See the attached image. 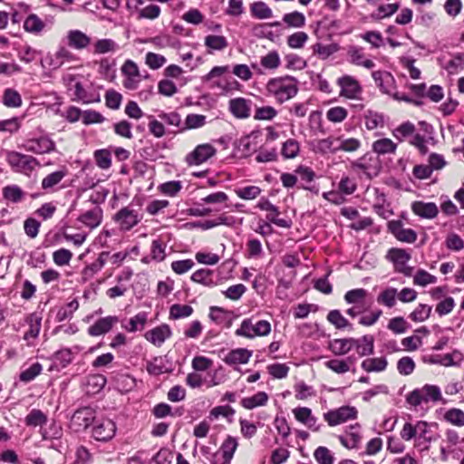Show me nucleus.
Here are the masks:
<instances>
[{
	"label": "nucleus",
	"instance_id": "f257e3e1",
	"mask_svg": "<svg viewBox=\"0 0 464 464\" xmlns=\"http://www.w3.org/2000/svg\"><path fill=\"white\" fill-rule=\"evenodd\" d=\"M297 83L298 81L293 76L272 78L266 84V90L278 102L283 103L297 94Z\"/></svg>",
	"mask_w": 464,
	"mask_h": 464
},
{
	"label": "nucleus",
	"instance_id": "f03ea898",
	"mask_svg": "<svg viewBox=\"0 0 464 464\" xmlns=\"http://www.w3.org/2000/svg\"><path fill=\"white\" fill-rule=\"evenodd\" d=\"M441 400V392L439 386L432 384H425L420 389H415L406 396V401L414 407L420 405L422 402L439 401Z\"/></svg>",
	"mask_w": 464,
	"mask_h": 464
},
{
	"label": "nucleus",
	"instance_id": "7ed1b4c3",
	"mask_svg": "<svg viewBox=\"0 0 464 464\" xmlns=\"http://www.w3.org/2000/svg\"><path fill=\"white\" fill-rule=\"evenodd\" d=\"M6 161L14 171L22 173L31 172L39 165L34 157L14 150L6 151Z\"/></svg>",
	"mask_w": 464,
	"mask_h": 464
},
{
	"label": "nucleus",
	"instance_id": "20e7f679",
	"mask_svg": "<svg viewBox=\"0 0 464 464\" xmlns=\"http://www.w3.org/2000/svg\"><path fill=\"white\" fill-rule=\"evenodd\" d=\"M95 420V411L91 407H82L74 411L71 418L70 428L75 432L86 430Z\"/></svg>",
	"mask_w": 464,
	"mask_h": 464
},
{
	"label": "nucleus",
	"instance_id": "39448f33",
	"mask_svg": "<svg viewBox=\"0 0 464 464\" xmlns=\"http://www.w3.org/2000/svg\"><path fill=\"white\" fill-rule=\"evenodd\" d=\"M357 410L353 406H342L336 410H331L324 414V420L330 426H336L348 420H354L357 417Z\"/></svg>",
	"mask_w": 464,
	"mask_h": 464
},
{
	"label": "nucleus",
	"instance_id": "423d86ee",
	"mask_svg": "<svg viewBox=\"0 0 464 464\" xmlns=\"http://www.w3.org/2000/svg\"><path fill=\"white\" fill-rule=\"evenodd\" d=\"M217 150L209 143L198 145L186 156V162L188 166H198L212 158Z\"/></svg>",
	"mask_w": 464,
	"mask_h": 464
},
{
	"label": "nucleus",
	"instance_id": "0eeeda50",
	"mask_svg": "<svg viewBox=\"0 0 464 464\" xmlns=\"http://www.w3.org/2000/svg\"><path fill=\"white\" fill-rule=\"evenodd\" d=\"M256 208L268 212L266 218L270 223L284 228L291 227L292 221L290 219L279 218L280 212L278 208L273 205L266 198H261L256 204Z\"/></svg>",
	"mask_w": 464,
	"mask_h": 464
},
{
	"label": "nucleus",
	"instance_id": "6e6552de",
	"mask_svg": "<svg viewBox=\"0 0 464 464\" xmlns=\"http://www.w3.org/2000/svg\"><path fill=\"white\" fill-rule=\"evenodd\" d=\"M113 219L120 225L121 230L128 231L138 225L141 218L139 217L136 210L128 206L121 208L114 215Z\"/></svg>",
	"mask_w": 464,
	"mask_h": 464
},
{
	"label": "nucleus",
	"instance_id": "1a4fd4ad",
	"mask_svg": "<svg viewBox=\"0 0 464 464\" xmlns=\"http://www.w3.org/2000/svg\"><path fill=\"white\" fill-rule=\"evenodd\" d=\"M237 446V440L235 437L227 436L221 444L219 451L213 456L215 459L213 464H228Z\"/></svg>",
	"mask_w": 464,
	"mask_h": 464
},
{
	"label": "nucleus",
	"instance_id": "9d476101",
	"mask_svg": "<svg viewBox=\"0 0 464 464\" xmlns=\"http://www.w3.org/2000/svg\"><path fill=\"white\" fill-rule=\"evenodd\" d=\"M25 150L35 153L44 154L55 150V143L47 136L33 138L26 140L24 145Z\"/></svg>",
	"mask_w": 464,
	"mask_h": 464
},
{
	"label": "nucleus",
	"instance_id": "9b49d317",
	"mask_svg": "<svg viewBox=\"0 0 464 464\" xmlns=\"http://www.w3.org/2000/svg\"><path fill=\"white\" fill-rule=\"evenodd\" d=\"M115 432V423L111 420L106 419L94 425L92 429V437L96 440L107 441L113 438Z\"/></svg>",
	"mask_w": 464,
	"mask_h": 464
},
{
	"label": "nucleus",
	"instance_id": "f8f14e48",
	"mask_svg": "<svg viewBox=\"0 0 464 464\" xmlns=\"http://www.w3.org/2000/svg\"><path fill=\"white\" fill-rule=\"evenodd\" d=\"M172 332L169 324H162L145 333V338L157 347H160L162 343L171 336Z\"/></svg>",
	"mask_w": 464,
	"mask_h": 464
},
{
	"label": "nucleus",
	"instance_id": "ddd939ff",
	"mask_svg": "<svg viewBox=\"0 0 464 464\" xmlns=\"http://www.w3.org/2000/svg\"><path fill=\"white\" fill-rule=\"evenodd\" d=\"M119 322L118 316L109 315L100 318L88 328V334L91 336H99L110 332L113 325Z\"/></svg>",
	"mask_w": 464,
	"mask_h": 464
},
{
	"label": "nucleus",
	"instance_id": "4468645a",
	"mask_svg": "<svg viewBox=\"0 0 464 464\" xmlns=\"http://www.w3.org/2000/svg\"><path fill=\"white\" fill-rule=\"evenodd\" d=\"M412 212L422 218H434L439 213L438 207L433 202L414 201L411 204Z\"/></svg>",
	"mask_w": 464,
	"mask_h": 464
},
{
	"label": "nucleus",
	"instance_id": "2eb2a0df",
	"mask_svg": "<svg viewBox=\"0 0 464 464\" xmlns=\"http://www.w3.org/2000/svg\"><path fill=\"white\" fill-rule=\"evenodd\" d=\"M230 112L238 119H246L250 115V102L244 98H235L229 102Z\"/></svg>",
	"mask_w": 464,
	"mask_h": 464
},
{
	"label": "nucleus",
	"instance_id": "dca6fc26",
	"mask_svg": "<svg viewBox=\"0 0 464 464\" xmlns=\"http://www.w3.org/2000/svg\"><path fill=\"white\" fill-rule=\"evenodd\" d=\"M26 324L29 329L24 333V339L27 341V345H32L30 339H36L41 330L42 317L37 313L30 314L26 318Z\"/></svg>",
	"mask_w": 464,
	"mask_h": 464
},
{
	"label": "nucleus",
	"instance_id": "f3484780",
	"mask_svg": "<svg viewBox=\"0 0 464 464\" xmlns=\"http://www.w3.org/2000/svg\"><path fill=\"white\" fill-rule=\"evenodd\" d=\"M338 84L342 89L341 95L347 98H354L362 91L358 82L348 75L339 78Z\"/></svg>",
	"mask_w": 464,
	"mask_h": 464
},
{
	"label": "nucleus",
	"instance_id": "a211bd4d",
	"mask_svg": "<svg viewBox=\"0 0 464 464\" xmlns=\"http://www.w3.org/2000/svg\"><path fill=\"white\" fill-rule=\"evenodd\" d=\"M252 356V351L246 348H237L231 350L224 358L223 361L228 365L244 364L246 363Z\"/></svg>",
	"mask_w": 464,
	"mask_h": 464
},
{
	"label": "nucleus",
	"instance_id": "6ab92c4d",
	"mask_svg": "<svg viewBox=\"0 0 464 464\" xmlns=\"http://www.w3.org/2000/svg\"><path fill=\"white\" fill-rule=\"evenodd\" d=\"M78 221L90 228L97 227L102 221V209L96 206L78 218Z\"/></svg>",
	"mask_w": 464,
	"mask_h": 464
},
{
	"label": "nucleus",
	"instance_id": "aec40b11",
	"mask_svg": "<svg viewBox=\"0 0 464 464\" xmlns=\"http://www.w3.org/2000/svg\"><path fill=\"white\" fill-rule=\"evenodd\" d=\"M72 350L70 348H63L53 354L51 369L57 371L63 369L72 362Z\"/></svg>",
	"mask_w": 464,
	"mask_h": 464
},
{
	"label": "nucleus",
	"instance_id": "412c9836",
	"mask_svg": "<svg viewBox=\"0 0 464 464\" xmlns=\"http://www.w3.org/2000/svg\"><path fill=\"white\" fill-rule=\"evenodd\" d=\"M357 343L355 338L334 339L329 343V349L335 355H343L350 352L353 348V344Z\"/></svg>",
	"mask_w": 464,
	"mask_h": 464
},
{
	"label": "nucleus",
	"instance_id": "4be33fe9",
	"mask_svg": "<svg viewBox=\"0 0 464 464\" xmlns=\"http://www.w3.org/2000/svg\"><path fill=\"white\" fill-rule=\"evenodd\" d=\"M68 45L74 49L86 48L91 44V38L80 30H71L67 34Z\"/></svg>",
	"mask_w": 464,
	"mask_h": 464
},
{
	"label": "nucleus",
	"instance_id": "5701e85b",
	"mask_svg": "<svg viewBox=\"0 0 464 464\" xmlns=\"http://www.w3.org/2000/svg\"><path fill=\"white\" fill-rule=\"evenodd\" d=\"M411 257V254L405 249L396 247L391 248L386 255V258L393 263L395 270L400 266L406 265Z\"/></svg>",
	"mask_w": 464,
	"mask_h": 464
},
{
	"label": "nucleus",
	"instance_id": "b1692460",
	"mask_svg": "<svg viewBox=\"0 0 464 464\" xmlns=\"http://www.w3.org/2000/svg\"><path fill=\"white\" fill-rule=\"evenodd\" d=\"M372 76L376 85L383 93H389L391 92V88L394 82L393 76L391 72L375 71L372 73Z\"/></svg>",
	"mask_w": 464,
	"mask_h": 464
},
{
	"label": "nucleus",
	"instance_id": "393cba45",
	"mask_svg": "<svg viewBox=\"0 0 464 464\" xmlns=\"http://www.w3.org/2000/svg\"><path fill=\"white\" fill-rule=\"evenodd\" d=\"M327 320L338 330L345 328H347L349 331L353 330V324L337 309L331 310L328 313Z\"/></svg>",
	"mask_w": 464,
	"mask_h": 464
},
{
	"label": "nucleus",
	"instance_id": "a878e982",
	"mask_svg": "<svg viewBox=\"0 0 464 464\" xmlns=\"http://www.w3.org/2000/svg\"><path fill=\"white\" fill-rule=\"evenodd\" d=\"M355 341L358 343L353 344V347L356 348L360 356H366L373 353L374 338L372 335L366 334L360 339H355Z\"/></svg>",
	"mask_w": 464,
	"mask_h": 464
},
{
	"label": "nucleus",
	"instance_id": "bb28decb",
	"mask_svg": "<svg viewBox=\"0 0 464 464\" xmlns=\"http://www.w3.org/2000/svg\"><path fill=\"white\" fill-rule=\"evenodd\" d=\"M213 271L210 269L201 268L192 274L191 280L205 286L212 287L216 285L213 280Z\"/></svg>",
	"mask_w": 464,
	"mask_h": 464
},
{
	"label": "nucleus",
	"instance_id": "cd10ccee",
	"mask_svg": "<svg viewBox=\"0 0 464 464\" xmlns=\"http://www.w3.org/2000/svg\"><path fill=\"white\" fill-rule=\"evenodd\" d=\"M268 401V395L265 392H258L251 397H246L241 400V405L247 410H252L258 406H264Z\"/></svg>",
	"mask_w": 464,
	"mask_h": 464
},
{
	"label": "nucleus",
	"instance_id": "c85d7f7f",
	"mask_svg": "<svg viewBox=\"0 0 464 464\" xmlns=\"http://www.w3.org/2000/svg\"><path fill=\"white\" fill-rule=\"evenodd\" d=\"M44 27L45 24L35 14H29L24 22V29L34 34H39Z\"/></svg>",
	"mask_w": 464,
	"mask_h": 464
},
{
	"label": "nucleus",
	"instance_id": "c756f323",
	"mask_svg": "<svg viewBox=\"0 0 464 464\" xmlns=\"http://www.w3.org/2000/svg\"><path fill=\"white\" fill-rule=\"evenodd\" d=\"M396 148V143L388 138L377 140L372 143V150L379 155L394 153Z\"/></svg>",
	"mask_w": 464,
	"mask_h": 464
},
{
	"label": "nucleus",
	"instance_id": "7c9ffc66",
	"mask_svg": "<svg viewBox=\"0 0 464 464\" xmlns=\"http://www.w3.org/2000/svg\"><path fill=\"white\" fill-rule=\"evenodd\" d=\"M159 118L162 121H164L167 125L173 126V127L177 128L176 130H170L169 133L176 134V133L181 132L180 129L182 127V121H181V116L178 112H176V111H171V112L161 111L159 114Z\"/></svg>",
	"mask_w": 464,
	"mask_h": 464
},
{
	"label": "nucleus",
	"instance_id": "2f4dec72",
	"mask_svg": "<svg viewBox=\"0 0 464 464\" xmlns=\"http://www.w3.org/2000/svg\"><path fill=\"white\" fill-rule=\"evenodd\" d=\"M387 360L384 357L381 358H368L362 361V368L368 372H382L387 367Z\"/></svg>",
	"mask_w": 464,
	"mask_h": 464
},
{
	"label": "nucleus",
	"instance_id": "473e14b6",
	"mask_svg": "<svg viewBox=\"0 0 464 464\" xmlns=\"http://www.w3.org/2000/svg\"><path fill=\"white\" fill-rule=\"evenodd\" d=\"M24 195L25 193L17 185H8L3 188L4 198L12 203H18L22 201Z\"/></svg>",
	"mask_w": 464,
	"mask_h": 464
},
{
	"label": "nucleus",
	"instance_id": "72a5a7b5",
	"mask_svg": "<svg viewBox=\"0 0 464 464\" xmlns=\"http://www.w3.org/2000/svg\"><path fill=\"white\" fill-rule=\"evenodd\" d=\"M73 57V54L67 48L60 47L53 57L51 58L49 64L53 69H58L63 64L64 61H72Z\"/></svg>",
	"mask_w": 464,
	"mask_h": 464
},
{
	"label": "nucleus",
	"instance_id": "f704fd0d",
	"mask_svg": "<svg viewBox=\"0 0 464 464\" xmlns=\"http://www.w3.org/2000/svg\"><path fill=\"white\" fill-rule=\"evenodd\" d=\"M252 16L257 19H267L272 17L271 8L263 1L255 2L250 6Z\"/></svg>",
	"mask_w": 464,
	"mask_h": 464
},
{
	"label": "nucleus",
	"instance_id": "c9c22d12",
	"mask_svg": "<svg viewBox=\"0 0 464 464\" xmlns=\"http://www.w3.org/2000/svg\"><path fill=\"white\" fill-rule=\"evenodd\" d=\"M206 124V116L201 114H188L185 122L182 123V127L180 129L181 132L186 131L188 130L198 129Z\"/></svg>",
	"mask_w": 464,
	"mask_h": 464
},
{
	"label": "nucleus",
	"instance_id": "e433bc0d",
	"mask_svg": "<svg viewBox=\"0 0 464 464\" xmlns=\"http://www.w3.org/2000/svg\"><path fill=\"white\" fill-rule=\"evenodd\" d=\"M3 103L8 108H18L22 105V97L14 89L7 88L3 94Z\"/></svg>",
	"mask_w": 464,
	"mask_h": 464
},
{
	"label": "nucleus",
	"instance_id": "4c0bfd02",
	"mask_svg": "<svg viewBox=\"0 0 464 464\" xmlns=\"http://www.w3.org/2000/svg\"><path fill=\"white\" fill-rule=\"evenodd\" d=\"M193 308L188 304H174L169 308V319L186 318L193 314Z\"/></svg>",
	"mask_w": 464,
	"mask_h": 464
},
{
	"label": "nucleus",
	"instance_id": "58836bf2",
	"mask_svg": "<svg viewBox=\"0 0 464 464\" xmlns=\"http://www.w3.org/2000/svg\"><path fill=\"white\" fill-rule=\"evenodd\" d=\"M398 296L397 289L393 287H388L384 289L378 296L377 302L389 308H392L396 304V297Z\"/></svg>",
	"mask_w": 464,
	"mask_h": 464
},
{
	"label": "nucleus",
	"instance_id": "ea45409f",
	"mask_svg": "<svg viewBox=\"0 0 464 464\" xmlns=\"http://www.w3.org/2000/svg\"><path fill=\"white\" fill-rule=\"evenodd\" d=\"M147 320V314L145 312H140L137 314L135 316L131 317L128 324L123 325V327L128 332L134 333L136 331L142 330L146 324Z\"/></svg>",
	"mask_w": 464,
	"mask_h": 464
},
{
	"label": "nucleus",
	"instance_id": "a19ab883",
	"mask_svg": "<svg viewBox=\"0 0 464 464\" xmlns=\"http://www.w3.org/2000/svg\"><path fill=\"white\" fill-rule=\"evenodd\" d=\"M338 44H330L327 45H324L321 43H316L313 45V52L314 53H316L319 55V57L323 60L327 59L329 56L334 54L339 50Z\"/></svg>",
	"mask_w": 464,
	"mask_h": 464
},
{
	"label": "nucleus",
	"instance_id": "79ce46f5",
	"mask_svg": "<svg viewBox=\"0 0 464 464\" xmlns=\"http://www.w3.org/2000/svg\"><path fill=\"white\" fill-rule=\"evenodd\" d=\"M146 370L150 375L155 376L169 372L165 368L163 358L160 356L154 357L147 362Z\"/></svg>",
	"mask_w": 464,
	"mask_h": 464
},
{
	"label": "nucleus",
	"instance_id": "37998d69",
	"mask_svg": "<svg viewBox=\"0 0 464 464\" xmlns=\"http://www.w3.org/2000/svg\"><path fill=\"white\" fill-rule=\"evenodd\" d=\"M24 421L27 426H42L47 422V417L41 410L33 409L25 417Z\"/></svg>",
	"mask_w": 464,
	"mask_h": 464
},
{
	"label": "nucleus",
	"instance_id": "c03bdc74",
	"mask_svg": "<svg viewBox=\"0 0 464 464\" xmlns=\"http://www.w3.org/2000/svg\"><path fill=\"white\" fill-rule=\"evenodd\" d=\"M299 150V142L296 140L289 139L283 143L281 154L285 159H294L298 155Z\"/></svg>",
	"mask_w": 464,
	"mask_h": 464
},
{
	"label": "nucleus",
	"instance_id": "a18cd8bd",
	"mask_svg": "<svg viewBox=\"0 0 464 464\" xmlns=\"http://www.w3.org/2000/svg\"><path fill=\"white\" fill-rule=\"evenodd\" d=\"M205 45L215 51L224 50L227 45V40L222 35H207L205 37Z\"/></svg>",
	"mask_w": 464,
	"mask_h": 464
},
{
	"label": "nucleus",
	"instance_id": "49530a36",
	"mask_svg": "<svg viewBox=\"0 0 464 464\" xmlns=\"http://www.w3.org/2000/svg\"><path fill=\"white\" fill-rule=\"evenodd\" d=\"M283 21L290 27L300 28L304 25L305 17L302 13L294 11L292 13L285 14L283 16Z\"/></svg>",
	"mask_w": 464,
	"mask_h": 464
},
{
	"label": "nucleus",
	"instance_id": "de8ad7c7",
	"mask_svg": "<svg viewBox=\"0 0 464 464\" xmlns=\"http://www.w3.org/2000/svg\"><path fill=\"white\" fill-rule=\"evenodd\" d=\"M366 295L367 291L365 289L356 288L346 292L344 295V300L347 304L358 305L359 304L363 303Z\"/></svg>",
	"mask_w": 464,
	"mask_h": 464
},
{
	"label": "nucleus",
	"instance_id": "09e8293b",
	"mask_svg": "<svg viewBox=\"0 0 464 464\" xmlns=\"http://www.w3.org/2000/svg\"><path fill=\"white\" fill-rule=\"evenodd\" d=\"M431 310L432 307L430 305L420 304L418 307L411 313L409 317L413 322H423L430 317Z\"/></svg>",
	"mask_w": 464,
	"mask_h": 464
},
{
	"label": "nucleus",
	"instance_id": "8fccbe9b",
	"mask_svg": "<svg viewBox=\"0 0 464 464\" xmlns=\"http://www.w3.org/2000/svg\"><path fill=\"white\" fill-rule=\"evenodd\" d=\"M96 165L102 169H107L111 165V156L108 150H98L94 152Z\"/></svg>",
	"mask_w": 464,
	"mask_h": 464
},
{
	"label": "nucleus",
	"instance_id": "3c124183",
	"mask_svg": "<svg viewBox=\"0 0 464 464\" xmlns=\"http://www.w3.org/2000/svg\"><path fill=\"white\" fill-rule=\"evenodd\" d=\"M415 131V126L413 123L410 121L403 122L400 126H398L393 131V136L399 140L400 141H402L403 139L412 135Z\"/></svg>",
	"mask_w": 464,
	"mask_h": 464
},
{
	"label": "nucleus",
	"instance_id": "603ef678",
	"mask_svg": "<svg viewBox=\"0 0 464 464\" xmlns=\"http://www.w3.org/2000/svg\"><path fill=\"white\" fill-rule=\"evenodd\" d=\"M119 48V45L111 39H101L94 44L95 53H106L114 52Z\"/></svg>",
	"mask_w": 464,
	"mask_h": 464
},
{
	"label": "nucleus",
	"instance_id": "864d4df0",
	"mask_svg": "<svg viewBox=\"0 0 464 464\" xmlns=\"http://www.w3.org/2000/svg\"><path fill=\"white\" fill-rule=\"evenodd\" d=\"M399 7L400 5L398 3L382 5L378 7L377 13L372 14V17L376 20H381L384 17L391 16L392 14L397 12Z\"/></svg>",
	"mask_w": 464,
	"mask_h": 464
},
{
	"label": "nucleus",
	"instance_id": "5fc2aeb1",
	"mask_svg": "<svg viewBox=\"0 0 464 464\" xmlns=\"http://www.w3.org/2000/svg\"><path fill=\"white\" fill-rule=\"evenodd\" d=\"M254 329L255 324H253L252 319L246 318L242 321L240 327L236 330L235 334L252 339L255 337Z\"/></svg>",
	"mask_w": 464,
	"mask_h": 464
},
{
	"label": "nucleus",
	"instance_id": "6e6d98bb",
	"mask_svg": "<svg viewBox=\"0 0 464 464\" xmlns=\"http://www.w3.org/2000/svg\"><path fill=\"white\" fill-rule=\"evenodd\" d=\"M261 65L266 69L275 70L280 65V57L277 52H269L266 56L261 57Z\"/></svg>",
	"mask_w": 464,
	"mask_h": 464
},
{
	"label": "nucleus",
	"instance_id": "4d7b16f0",
	"mask_svg": "<svg viewBox=\"0 0 464 464\" xmlns=\"http://www.w3.org/2000/svg\"><path fill=\"white\" fill-rule=\"evenodd\" d=\"M66 175L65 170H57L47 175L42 180V188L44 189L51 188L57 185Z\"/></svg>",
	"mask_w": 464,
	"mask_h": 464
},
{
	"label": "nucleus",
	"instance_id": "13d9d810",
	"mask_svg": "<svg viewBox=\"0 0 464 464\" xmlns=\"http://www.w3.org/2000/svg\"><path fill=\"white\" fill-rule=\"evenodd\" d=\"M260 193L261 188L257 186H247L236 189L237 196L245 200L255 199Z\"/></svg>",
	"mask_w": 464,
	"mask_h": 464
},
{
	"label": "nucleus",
	"instance_id": "bf43d9fd",
	"mask_svg": "<svg viewBox=\"0 0 464 464\" xmlns=\"http://www.w3.org/2000/svg\"><path fill=\"white\" fill-rule=\"evenodd\" d=\"M314 457L319 464H334V461L330 450L324 446H320L314 450Z\"/></svg>",
	"mask_w": 464,
	"mask_h": 464
},
{
	"label": "nucleus",
	"instance_id": "052dcab7",
	"mask_svg": "<svg viewBox=\"0 0 464 464\" xmlns=\"http://www.w3.org/2000/svg\"><path fill=\"white\" fill-rule=\"evenodd\" d=\"M42 369V365L39 362H35L28 369L21 372L19 379L21 382H29L41 373Z\"/></svg>",
	"mask_w": 464,
	"mask_h": 464
},
{
	"label": "nucleus",
	"instance_id": "680f3d73",
	"mask_svg": "<svg viewBox=\"0 0 464 464\" xmlns=\"http://www.w3.org/2000/svg\"><path fill=\"white\" fill-rule=\"evenodd\" d=\"M444 68L450 74L457 73L459 70H462L464 68V54L456 53Z\"/></svg>",
	"mask_w": 464,
	"mask_h": 464
},
{
	"label": "nucleus",
	"instance_id": "e2e57ef3",
	"mask_svg": "<svg viewBox=\"0 0 464 464\" xmlns=\"http://www.w3.org/2000/svg\"><path fill=\"white\" fill-rule=\"evenodd\" d=\"M415 369V362L411 357L404 356L397 362V370L401 375H410Z\"/></svg>",
	"mask_w": 464,
	"mask_h": 464
},
{
	"label": "nucleus",
	"instance_id": "0e129e2a",
	"mask_svg": "<svg viewBox=\"0 0 464 464\" xmlns=\"http://www.w3.org/2000/svg\"><path fill=\"white\" fill-rule=\"evenodd\" d=\"M122 96L115 90H109L105 93V104L108 108L118 110L121 106Z\"/></svg>",
	"mask_w": 464,
	"mask_h": 464
},
{
	"label": "nucleus",
	"instance_id": "69168bd1",
	"mask_svg": "<svg viewBox=\"0 0 464 464\" xmlns=\"http://www.w3.org/2000/svg\"><path fill=\"white\" fill-rule=\"evenodd\" d=\"M437 277L430 275L423 269H419L413 277V283L418 285L425 286L430 284H434Z\"/></svg>",
	"mask_w": 464,
	"mask_h": 464
},
{
	"label": "nucleus",
	"instance_id": "338daca9",
	"mask_svg": "<svg viewBox=\"0 0 464 464\" xmlns=\"http://www.w3.org/2000/svg\"><path fill=\"white\" fill-rule=\"evenodd\" d=\"M339 440L345 448L354 449L357 448L361 440V436L357 431H349L345 436H339Z\"/></svg>",
	"mask_w": 464,
	"mask_h": 464
},
{
	"label": "nucleus",
	"instance_id": "774afa93",
	"mask_svg": "<svg viewBox=\"0 0 464 464\" xmlns=\"http://www.w3.org/2000/svg\"><path fill=\"white\" fill-rule=\"evenodd\" d=\"M445 420L456 426H464V411L459 409H450L444 416Z\"/></svg>",
	"mask_w": 464,
	"mask_h": 464
}]
</instances>
